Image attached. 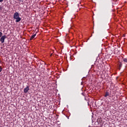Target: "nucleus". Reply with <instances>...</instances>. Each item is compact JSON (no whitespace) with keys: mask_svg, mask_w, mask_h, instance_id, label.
Segmentation results:
<instances>
[{"mask_svg":"<svg viewBox=\"0 0 127 127\" xmlns=\"http://www.w3.org/2000/svg\"><path fill=\"white\" fill-rule=\"evenodd\" d=\"M5 38H7L6 35L2 36V37H1V38L0 39V41L1 42V43H3L4 42Z\"/></svg>","mask_w":127,"mask_h":127,"instance_id":"1","label":"nucleus"},{"mask_svg":"<svg viewBox=\"0 0 127 127\" xmlns=\"http://www.w3.org/2000/svg\"><path fill=\"white\" fill-rule=\"evenodd\" d=\"M18 17H19V13L17 12H15L13 15V18L15 19V18H17Z\"/></svg>","mask_w":127,"mask_h":127,"instance_id":"2","label":"nucleus"},{"mask_svg":"<svg viewBox=\"0 0 127 127\" xmlns=\"http://www.w3.org/2000/svg\"><path fill=\"white\" fill-rule=\"evenodd\" d=\"M29 91V87L28 86H27L26 88L24 89V93H27Z\"/></svg>","mask_w":127,"mask_h":127,"instance_id":"3","label":"nucleus"},{"mask_svg":"<svg viewBox=\"0 0 127 127\" xmlns=\"http://www.w3.org/2000/svg\"><path fill=\"white\" fill-rule=\"evenodd\" d=\"M97 66L98 67V69L99 70H102V68H103V64H97Z\"/></svg>","mask_w":127,"mask_h":127,"instance_id":"4","label":"nucleus"},{"mask_svg":"<svg viewBox=\"0 0 127 127\" xmlns=\"http://www.w3.org/2000/svg\"><path fill=\"white\" fill-rule=\"evenodd\" d=\"M15 19H16L15 22H19V21L21 20V18L18 17V18H16Z\"/></svg>","mask_w":127,"mask_h":127,"instance_id":"5","label":"nucleus"},{"mask_svg":"<svg viewBox=\"0 0 127 127\" xmlns=\"http://www.w3.org/2000/svg\"><path fill=\"white\" fill-rule=\"evenodd\" d=\"M36 36V33L35 34L31 36V37L30 38V40H32L34 38V37H35Z\"/></svg>","mask_w":127,"mask_h":127,"instance_id":"6","label":"nucleus"},{"mask_svg":"<svg viewBox=\"0 0 127 127\" xmlns=\"http://www.w3.org/2000/svg\"><path fill=\"white\" fill-rule=\"evenodd\" d=\"M108 96H110V93H109V92H106L105 95H104V97H107Z\"/></svg>","mask_w":127,"mask_h":127,"instance_id":"7","label":"nucleus"},{"mask_svg":"<svg viewBox=\"0 0 127 127\" xmlns=\"http://www.w3.org/2000/svg\"><path fill=\"white\" fill-rule=\"evenodd\" d=\"M122 66H123V64H119V65H118V69H119V70H121V67H122Z\"/></svg>","mask_w":127,"mask_h":127,"instance_id":"8","label":"nucleus"},{"mask_svg":"<svg viewBox=\"0 0 127 127\" xmlns=\"http://www.w3.org/2000/svg\"><path fill=\"white\" fill-rule=\"evenodd\" d=\"M123 61L125 62V63H127V58L123 59Z\"/></svg>","mask_w":127,"mask_h":127,"instance_id":"9","label":"nucleus"},{"mask_svg":"<svg viewBox=\"0 0 127 127\" xmlns=\"http://www.w3.org/2000/svg\"><path fill=\"white\" fill-rule=\"evenodd\" d=\"M2 36V33L1 32H0V38Z\"/></svg>","mask_w":127,"mask_h":127,"instance_id":"10","label":"nucleus"},{"mask_svg":"<svg viewBox=\"0 0 127 127\" xmlns=\"http://www.w3.org/2000/svg\"><path fill=\"white\" fill-rule=\"evenodd\" d=\"M2 70V68H1V66H0V72H1Z\"/></svg>","mask_w":127,"mask_h":127,"instance_id":"11","label":"nucleus"},{"mask_svg":"<svg viewBox=\"0 0 127 127\" xmlns=\"http://www.w3.org/2000/svg\"><path fill=\"white\" fill-rule=\"evenodd\" d=\"M3 1V0H0V2H2Z\"/></svg>","mask_w":127,"mask_h":127,"instance_id":"12","label":"nucleus"},{"mask_svg":"<svg viewBox=\"0 0 127 127\" xmlns=\"http://www.w3.org/2000/svg\"><path fill=\"white\" fill-rule=\"evenodd\" d=\"M126 37V35L124 34L123 35V37Z\"/></svg>","mask_w":127,"mask_h":127,"instance_id":"13","label":"nucleus"},{"mask_svg":"<svg viewBox=\"0 0 127 127\" xmlns=\"http://www.w3.org/2000/svg\"><path fill=\"white\" fill-rule=\"evenodd\" d=\"M20 1H23V0H19Z\"/></svg>","mask_w":127,"mask_h":127,"instance_id":"14","label":"nucleus"},{"mask_svg":"<svg viewBox=\"0 0 127 127\" xmlns=\"http://www.w3.org/2000/svg\"><path fill=\"white\" fill-rule=\"evenodd\" d=\"M52 55H53V54H52L51 55V56H52Z\"/></svg>","mask_w":127,"mask_h":127,"instance_id":"15","label":"nucleus"},{"mask_svg":"<svg viewBox=\"0 0 127 127\" xmlns=\"http://www.w3.org/2000/svg\"><path fill=\"white\" fill-rule=\"evenodd\" d=\"M41 63H42V64H43V63H41Z\"/></svg>","mask_w":127,"mask_h":127,"instance_id":"16","label":"nucleus"}]
</instances>
